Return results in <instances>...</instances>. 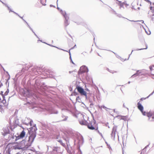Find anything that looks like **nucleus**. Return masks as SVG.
<instances>
[{
	"label": "nucleus",
	"mask_w": 154,
	"mask_h": 154,
	"mask_svg": "<svg viewBox=\"0 0 154 154\" xmlns=\"http://www.w3.org/2000/svg\"><path fill=\"white\" fill-rule=\"evenodd\" d=\"M29 129L28 130L29 134L27 141L24 140H22L21 141L22 143H24V146L22 148L23 149H27L31 146L36 136V131L37 129L35 125H33L32 127Z\"/></svg>",
	"instance_id": "1"
},
{
	"label": "nucleus",
	"mask_w": 154,
	"mask_h": 154,
	"mask_svg": "<svg viewBox=\"0 0 154 154\" xmlns=\"http://www.w3.org/2000/svg\"><path fill=\"white\" fill-rule=\"evenodd\" d=\"M96 122L95 120L94 119L93 121L91 122L90 124H89L87 125L88 128L90 129L93 130H97L98 129V127L97 126H96L94 125L95 124Z\"/></svg>",
	"instance_id": "2"
},
{
	"label": "nucleus",
	"mask_w": 154,
	"mask_h": 154,
	"mask_svg": "<svg viewBox=\"0 0 154 154\" xmlns=\"http://www.w3.org/2000/svg\"><path fill=\"white\" fill-rule=\"evenodd\" d=\"M76 89L78 92L81 95H84L86 97V98H87V93L82 87L79 86H77Z\"/></svg>",
	"instance_id": "3"
},
{
	"label": "nucleus",
	"mask_w": 154,
	"mask_h": 154,
	"mask_svg": "<svg viewBox=\"0 0 154 154\" xmlns=\"http://www.w3.org/2000/svg\"><path fill=\"white\" fill-rule=\"evenodd\" d=\"M33 121L29 118H26L23 122V123L26 125H28L29 124L31 126H32V123Z\"/></svg>",
	"instance_id": "4"
},
{
	"label": "nucleus",
	"mask_w": 154,
	"mask_h": 154,
	"mask_svg": "<svg viewBox=\"0 0 154 154\" xmlns=\"http://www.w3.org/2000/svg\"><path fill=\"white\" fill-rule=\"evenodd\" d=\"M117 128V126L114 125L112 128V131L111 134V136L112 137H113V138H115V136L116 134V131Z\"/></svg>",
	"instance_id": "5"
},
{
	"label": "nucleus",
	"mask_w": 154,
	"mask_h": 154,
	"mask_svg": "<svg viewBox=\"0 0 154 154\" xmlns=\"http://www.w3.org/2000/svg\"><path fill=\"white\" fill-rule=\"evenodd\" d=\"M80 69L82 70L81 73L85 72H88V67L85 66H83L80 67Z\"/></svg>",
	"instance_id": "6"
},
{
	"label": "nucleus",
	"mask_w": 154,
	"mask_h": 154,
	"mask_svg": "<svg viewBox=\"0 0 154 154\" xmlns=\"http://www.w3.org/2000/svg\"><path fill=\"white\" fill-rule=\"evenodd\" d=\"M25 133H26L24 130L22 131L19 136L17 137L16 140L20 138H23L25 135Z\"/></svg>",
	"instance_id": "7"
},
{
	"label": "nucleus",
	"mask_w": 154,
	"mask_h": 154,
	"mask_svg": "<svg viewBox=\"0 0 154 154\" xmlns=\"http://www.w3.org/2000/svg\"><path fill=\"white\" fill-rule=\"evenodd\" d=\"M147 116L149 118V119L150 118L151 116L152 117V119H154V111H150L147 114Z\"/></svg>",
	"instance_id": "8"
},
{
	"label": "nucleus",
	"mask_w": 154,
	"mask_h": 154,
	"mask_svg": "<svg viewBox=\"0 0 154 154\" xmlns=\"http://www.w3.org/2000/svg\"><path fill=\"white\" fill-rule=\"evenodd\" d=\"M137 107L138 109L141 111L142 112L143 109V106L141 105L140 103V101H139L137 103Z\"/></svg>",
	"instance_id": "9"
},
{
	"label": "nucleus",
	"mask_w": 154,
	"mask_h": 154,
	"mask_svg": "<svg viewBox=\"0 0 154 154\" xmlns=\"http://www.w3.org/2000/svg\"><path fill=\"white\" fill-rule=\"evenodd\" d=\"M64 18L65 19L64 21V25L65 26H67L69 24L68 21L69 19V17L66 16Z\"/></svg>",
	"instance_id": "10"
},
{
	"label": "nucleus",
	"mask_w": 154,
	"mask_h": 154,
	"mask_svg": "<svg viewBox=\"0 0 154 154\" xmlns=\"http://www.w3.org/2000/svg\"><path fill=\"white\" fill-rule=\"evenodd\" d=\"M60 12L64 18L66 16L69 17L68 15L66 13L65 11H63L62 10H60Z\"/></svg>",
	"instance_id": "11"
},
{
	"label": "nucleus",
	"mask_w": 154,
	"mask_h": 154,
	"mask_svg": "<svg viewBox=\"0 0 154 154\" xmlns=\"http://www.w3.org/2000/svg\"><path fill=\"white\" fill-rule=\"evenodd\" d=\"M112 13L113 14H116L117 16L119 18H124V17H122V15L120 14H117L116 13V11H115L113 9H112Z\"/></svg>",
	"instance_id": "12"
},
{
	"label": "nucleus",
	"mask_w": 154,
	"mask_h": 154,
	"mask_svg": "<svg viewBox=\"0 0 154 154\" xmlns=\"http://www.w3.org/2000/svg\"><path fill=\"white\" fill-rule=\"evenodd\" d=\"M3 4H4V5H5V6H6L8 8V9L9 11V12H13V13L15 14H16V13L15 12L12 11V10H11V9L9 7L8 5L6 4H5V3H4L3 2H2V1H0Z\"/></svg>",
	"instance_id": "13"
},
{
	"label": "nucleus",
	"mask_w": 154,
	"mask_h": 154,
	"mask_svg": "<svg viewBox=\"0 0 154 154\" xmlns=\"http://www.w3.org/2000/svg\"><path fill=\"white\" fill-rule=\"evenodd\" d=\"M3 100L2 101V103H3L4 105L5 106H6L7 105V104L6 103V100L5 99V96H3Z\"/></svg>",
	"instance_id": "14"
},
{
	"label": "nucleus",
	"mask_w": 154,
	"mask_h": 154,
	"mask_svg": "<svg viewBox=\"0 0 154 154\" xmlns=\"http://www.w3.org/2000/svg\"><path fill=\"white\" fill-rule=\"evenodd\" d=\"M142 72L140 71V70H137V71L136 73L134 74L131 77H134V76H136L139 75Z\"/></svg>",
	"instance_id": "15"
},
{
	"label": "nucleus",
	"mask_w": 154,
	"mask_h": 154,
	"mask_svg": "<svg viewBox=\"0 0 154 154\" xmlns=\"http://www.w3.org/2000/svg\"><path fill=\"white\" fill-rule=\"evenodd\" d=\"M79 123L82 125H85L87 124V121L85 120H82L79 121Z\"/></svg>",
	"instance_id": "16"
},
{
	"label": "nucleus",
	"mask_w": 154,
	"mask_h": 154,
	"mask_svg": "<svg viewBox=\"0 0 154 154\" xmlns=\"http://www.w3.org/2000/svg\"><path fill=\"white\" fill-rule=\"evenodd\" d=\"M26 95H27V94L28 95V97L32 96L34 94L33 93H31V92L29 90H27V91L26 92Z\"/></svg>",
	"instance_id": "17"
},
{
	"label": "nucleus",
	"mask_w": 154,
	"mask_h": 154,
	"mask_svg": "<svg viewBox=\"0 0 154 154\" xmlns=\"http://www.w3.org/2000/svg\"><path fill=\"white\" fill-rule=\"evenodd\" d=\"M119 2L118 3V4H119L120 6V8L121 7H123V6L125 5V2L121 3V2L119 1H118Z\"/></svg>",
	"instance_id": "18"
},
{
	"label": "nucleus",
	"mask_w": 154,
	"mask_h": 154,
	"mask_svg": "<svg viewBox=\"0 0 154 154\" xmlns=\"http://www.w3.org/2000/svg\"><path fill=\"white\" fill-rule=\"evenodd\" d=\"M52 151L54 152H57L58 151V148L57 147H53L52 148Z\"/></svg>",
	"instance_id": "19"
},
{
	"label": "nucleus",
	"mask_w": 154,
	"mask_h": 154,
	"mask_svg": "<svg viewBox=\"0 0 154 154\" xmlns=\"http://www.w3.org/2000/svg\"><path fill=\"white\" fill-rule=\"evenodd\" d=\"M99 108L101 109L103 108V109H104L106 111H107L108 109H109L107 108L106 107L103 105L102 106H99Z\"/></svg>",
	"instance_id": "20"
},
{
	"label": "nucleus",
	"mask_w": 154,
	"mask_h": 154,
	"mask_svg": "<svg viewBox=\"0 0 154 154\" xmlns=\"http://www.w3.org/2000/svg\"><path fill=\"white\" fill-rule=\"evenodd\" d=\"M62 117L64 118V119L62 120L63 121H66L68 118V116H65L63 115H62Z\"/></svg>",
	"instance_id": "21"
},
{
	"label": "nucleus",
	"mask_w": 154,
	"mask_h": 154,
	"mask_svg": "<svg viewBox=\"0 0 154 154\" xmlns=\"http://www.w3.org/2000/svg\"><path fill=\"white\" fill-rule=\"evenodd\" d=\"M63 146H65V143H64L61 140H59L58 141Z\"/></svg>",
	"instance_id": "22"
},
{
	"label": "nucleus",
	"mask_w": 154,
	"mask_h": 154,
	"mask_svg": "<svg viewBox=\"0 0 154 154\" xmlns=\"http://www.w3.org/2000/svg\"><path fill=\"white\" fill-rule=\"evenodd\" d=\"M46 1H39V2L42 5H45V4Z\"/></svg>",
	"instance_id": "23"
},
{
	"label": "nucleus",
	"mask_w": 154,
	"mask_h": 154,
	"mask_svg": "<svg viewBox=\"0 0 154 154\" xmlns=\"http://www.w3.org/2000/svg\"><path fill=\"white\" fill-rule=\"evenodd\" d=\"M58 113V112L57 110H53L51 111V114H57Z\"/></svg>",
	"instance_id": "24"
},
{
	"label": "nucleus",
	"mask_w": 154,
	"mask_h": 154,
	"mask_svg": "<svg viewBox=\"0 0 154 154\" xmlns=\"http://www.w3.org/2000/svg\"><path fill=\"white\" fill-rule=\"evenodd\" d=\"M33 103L31 101L30 102H27L26 103V104H25V105H28L29 104V105H33Z\"/></svg>",
	"instance_id": "25"
},
{
	"label": "nucleus",
	"mask_w": 154,
	"mask_h": 154,
	"mask_svg": "<svg viewBox=\"0 0 154 154\" xmlns=\"http://www.w3.org/2000/svg\"><path fill=\"white\" fill-rule=\"evenodd\" d=\"M76 100L79 102H80L81 101L80 98L79 96H77L76 98Z\"/></svg>",
	"instance_id": "26"
},
{
	"label": "nucleus",
	"mask_w": 154,
	"mask_h": 154,
	"mask_svg": "<svg viewBox=\"0 0 154 154\" xmlns=\"http://www.w3.org/2000/svg\"><path fill=\"white\" fill-rule=\"evenodd\" d=\"M145 44L146 46V48H145L139 49H137V50H143V49H146L148 48V46L145 43Z\"/></svg>",
	"instance_id": "27"
},
{
	"label": "nucleus",
	"mask_w": 154,
	"mask_h": 154,
	"mask_svg": "<svg viewBox=\"0 0 154 154\" xmlns=\"http://www.w3.org/2000/svg\"><path fill=\"white\" fill-rule=\"evenodd\" d=\"M9 92V90L8 89L7 90L5 91V93L4 94L5 96L7 95L8 94Z\"/></svg>",
	"instance_id": "28"
},
{
	"label": "nucleus",
	"mask_w": 154,
	"mask_h": 154,
	"mask_svg": "<svg viewBox=\"0 0 154 154\" xmlns=\"http://www.w3.org/2000/svg\"><path fill=\"white\" fill-rule=\"evenodd\" d=\"M151 19L154 23V14L152 15L151 16Z\"/></svg>",
	"instance_id": "29"
},
{
	"label": "nucleus",
	"mask_w": 154,
	"mask_h": 154,
	"mask_svg": "<svg viewBox=\"0 0 154 154\" xmlns=\"http://www.w3.org/2000/svg\"><path fill=\"white\" fill-rule=\"evenodd\" d=\"M154 93V91H153L152 93H151L148 96H147L146 98H148L149 97H150V96L152 95L153 93Z\"/></svg>",
	"instance_id": "30"
},
{
	"label": "nucleus",
	"mask_w": 154,
	"mask_h": 154,
	"mask_svg": "<svg viewBox=\"0 0 154 154\" xmlns=\"http://www.w3.org/2000/svg\"><path fill=\"white\" fill-rule=\"evenodd\" d=\"M0 94L1 95L2 98L3 97V96H5L4 94H3V92L2 91H0Z\"/></svg>",
	"instance_id": "31"
},
{
	"label": "nucleus",
	"mask_w": 154,
	"mask_h": 154,
	"mask_svg": "<svg viewBox=\"0 0 154 154\" xmlns=\"http://www.w3.org/2000/svg\"><path fill=\"white\" fill-rule=\"evenodd\" d=\"M7 130L6 131V132H4L6 134L8 133V132H9V130H8V128H7ZM3 130H4V131H5V129L4 128L3 129Z\"/></svg>",
	"instance_id": "32"
},
{
	"label": "nucleus",
	"mask_w": 154,
	"mask_h": 154,
	"mask_svg": "<svg viewBox=\"0 0 154 154\" xmlns=\"http://www.w3.org/2000/svg\"><path fill=\"white\" fill-rule=\"evenodd\" d=\"M141 112L142 113L143 115L145 116L146 115V112H144L143 111H143L142 112Z\"/></svg>",
	"instance_id": "33"
},
{
	"label": "nucleus",
	"mask_w": 154,
	"mask_h": 154,
	"mask_svg": "<svg viewBox=\"0 0 154 154\" xmlns=\"http://www.w3.org/2000/svg\"><path fill=\"white\" fill-rule=\"evenodd\" d=\"M69 54L70 55L69 58H70L71 61H72V59L71 57V53H70V50L69 51Z\"/></svg>",
	"instance_id": "34"
},
{
	"label": "nucleus",
	"mask_w": 154,
	"mask_h": 154,
	"mask_svg": "<svg viewBox=\"0 0 154 154\" xmlns=\"http://www.w3.org/2000/svg\"><path fill=\"white\" fill-rule=\"evenodd\" d=\"M113 52L116 55V56L117 57H118V58H121V57L120 56H119V55H116V53H115L114 52Z\"/></svg>",
	"instance_id": "35"
},
{
	"label": "nucleus",
	"mask_w": 154,
	"mask_h": 154,
	"mask_svg": "<svg viewBox=\"0 0 154 154\" xmlns=\"http://www.w3.org/2000/svg\"><path fill=\"white\" fill-rule=\"evenodd\" d=\"M152 66H149V69H150V70H151V71H152Z\"/></svg>",
	"instance_id": "36"
},
{
	"label": "nucleus",
	"mask_w": 154,
	"mask_h": 154,
	"mask_svg": "<svg viewBox=\"0 0 154 154\" xmlns=\"http://www.w3.org/2000/svg\"><path fill=\"white\" fill-rule=\"evenodd\" d=\"M16 15H18L19 17H20L21 19H23V17L20 16V15L18 14H17V13H16Z\"/></svg>",
	"instance_id": "37"
},
{
	"label": "nucleus",
	"mask_w": 154,
	"mask_h": 154,
	"mask_svg": "<svg viewBox=\"0 0 154 154\" xmlns=\"http://www.w3.org/2000/svg\"><path fill=\"white\" fill-rule=\"evenodd\" d=\"M116 117L117 118H118L119 119L120 118V117H121V116H116Z\"/></svg>",
	"instance_id": "38"
},
{
	"label": "nucleus",
	"mask_w": 154,
	"mask_h": 154,
	"mask_svg": "<svg viewBox=\"0 0 154 154\" xmlns=\"http://www.w3.org/2000/svg\"><path fill=\"white\" fill-rule=\"evenodd\" d=\"M146 98H142L140 99V100H143V99H144V100H145V99H146Z\"/></svg>",
	"instance_id": "39"
},
{
	"label": "nucleus",
	"mask_w": 154,
	"mask_h": 154,
	"mask_svg": "<svg viewBox=\"0 0 154 154\" xmlns=\"http://www.w3.org/2000/svg\"><path fill=\"white\" fill-rule=\"evenodd\" d=\"M50 7H54V8H55V6H54V5H50Z\"/></svg>",
	"instance_id": "40"
},
{
	"label": "nucleus",
	"mask_w": 154,
	"mask_h": 154,
	"mask_svg": "<svg viewBox=\"0 0 154 154\" xmlns=\"http://www.w3.org/2000/svg\"><path fill=\"white\" fill-rule=\"evenodd\" d=\"M23 21H24V22L26 23V24H27V23L26 21V20H25L23 18L22 19Z\"/></svg>",
	"instance_id": "41"
},
{
	"label": "nucleus",
	"mask_w": 154,
	"mask_h": 154,
	"mask_svg": "<svg viewBox=\"0 0 154 154\" xmlns=\"http://www.w3.org/2000/svg\"><path fill=\"white\" fill-rule=\"evenodd\" d=\"M78 93L76 92H74V94L75 95H76Z\"/></svg>",
	"instance_id": "42"
},
{
	"label": "nucleus",
	"mask_w": 154,
	"mask_h": 154,
	"mask_svg": "<svg viewBox=\"0 0 154 154\" xmlns=\"http://www.w3.org/2000/svg\"><path fill=\"white\" fill-rule=\"evenodd\" d=\"M51 146H48V149H49L50 148H51Z\"/></svg>",
	"instance_id": "43"
},
{
	"label": "nucleus",
	"mask_w": 154,
	"mask_h": 154,
	"mask_svg": "<svg viewBox=\"0 0 154 154\" xmlns=\"http://www.w3.org/2000/svg\"><path fill=\"white\" fill-rule=\"evenodd\" d=\"M27 26L29 28H30L31 27L30 26H29V25L28 24V23H27Z\"/></svg>",
	"instance_id": "44"
},
{
	"label": "nucleus",
	"mask_w": 154,
	"mask_h": 154,
	"mask_svg": "<svg viewBox=\"0 0 154 154\" xmlns=\"http://www.w3.org/2000/svg\"><path fill=\"white\" fill-rule=\"evenodd\" d=\"M21 74H22L21 73H20V72H19L18 73V75H21Z\"/></svg>",
	"instance_id": "45"
},
{
	"label": "nucleus",
	"mask_w": 154,
	"mask_h": 154,
	"mask_svg": "<svg viewBox=\"0 0 154 154\" xmlns=\"http://www.w3.org/2000/svg\"><path fill=\"white\" fill-rule=\"evenodd\" d=\"M127 20H129L130 21H134V22H137V21H133V20H129L128 19H127Z\"/></svg>",
	"instance_id": "46"
},
{
	"label": "nucleus",
	"mask_w": 154,
	"mask_h": 154,
	"mask_svg": "<svg viewBox=\"0 0 154 154\" xmlns=\"http://www.w3.org/2000/svg\"><path fill=\"white\" fill-rule=\"evenodd\" d=\"M29 29L32 31V32H34L33 31V30L32 29L31 27H30Z\"/></svg>",
	"instance_id": "47"
},
{
	"label": "nucleus",
	"mask_w": 154,
	"mask_h": 154,
	"mask_svg": "<svg viewBox=\"0 0 154 154\" xmlns=\"http://www.w3.org/2000/svg\"><path fill=\"white\" fill-rule=\"evenodd\" d=\"M50 45V46H51V47H56L55 46H53V45ZM56 47L57 48V47Z\"/></svg>",
	"instance_id": "48"
},
{
	"label": "nucleus",
	"mask_w": 154,
	"mask_h": 154,
	"mask_svg": "<svg viewBox=\"0 0 154 154\" xmlns=\"http://www.w3.org/2000/svg\"><path fill=\"white\" fill-rule=\"evenodd\" d=\"M24 69H22L21 70V72H24Z\"/></svg>",
	"instance_id": "49"
},
{
	"label": "nucleus",
	"mask_w": 154,
	"mask_h": 154,
	"mask_svg": "<svg viewBox=\"0 0 154 154\" xmlns=\"http://www.w3.org/2000/svg\"><path fill=\"white\" fill-rule=\"evenodd\" d=\"M133 50H132L131 53L130 54H129V57H130V55L131 54V53H132V52H133Z\"/></svg>",
	"instance_id": "50"
},
{
	"label": "nucleus",
	"mask_w": 154,
	"mask_h": 154,
	"mask_svg": "<svg viewBox=\"0 0 154 154\" xmlns=\"http://www.w3.org/2000/svg\"><path fill=\"white\" fill-rule=\"evenodd\" d=\"M74 47H72L69 50H70L73 49L74 48Z\"/></svg>",
	"instance_id": "51"
},
{
	"label": "nucleus",
	"mask_w": 154,
	"mask_h": 154,
	"mask_svg": "<svg viewBox=\"0 0 154 154\" xmlns=\"http://www.w3.org/2000/svg\"><path fill=\"white\" fill-rule=\"evenodd\" d=\"M33 32L34 33V35H35V36H37V35L35 33V32Z\"/></svg>",
	"instance_id": "52"
},
{
	"label": "nucleus",
	"mask_w": 154,
	"mask_h": 154,
	"mask_svg": "<svg viewBox=\"0 0 154 154\" xmlns=\"http://www.w3.org/2000/svg\"><path fill=\"white\" fill-rule=\"evenodd\" d=\"M140 21L141 22H142V23H143L144 22V21L143 20H141Z\"/></svg>",
	"instance_id": "53"
},
{
	"label": "nucleus",
	"mask_w": 154,
	"mask_h": 154,
	"mask_svg": "<svg viewBox=\"0 0 154 154\" xmlns=\"http://www.w3.org/2000/svg\"><path fill=\"white\" fill-rule=\"evenodd\" d=\"M1 106L0 105V112H1Z\"/></svg>",
	"instance_id": "54"
},
{
	"label": "nucleus",
	"mask_w": 154,
	"mask_h": 154,
	"mask_svg": "<svg viewBox=\"0 0 154 154\" xmlns=\"http://www.w3.org/2000/svg\"><path fill=\"white\" fill-rule=\"evenodd\" d=\"M150 33H151L150 32V31H149V33H147V34L148 35H150Z\"/></svg>",
	"instance_id": "55"
},
{
	"label": "nucleus",
	"mask_w": 154,
	"mask_h": 154,
	"mask_svg": "<svg viewBox=\"0 0 154 154\" xmlns=\"http://www.w3.org/2000/svg\"><path fill=\"white\" fill-rule=\"evenodd\" d=\"M71 62H72V63H73V64H74V63H73L72 60V61H71Z\"/></svg>",
	"instance_id": "56"
},
{
	"label": "nucleus",
	"mask_w": 154,
	"mask_h": 154,
	"mask_svg": "<svg viewBox=\"0 0 154 154\" xmlns=\"http://www.w3.org/2000/svg\"><path fill=\"white\" fill-rule=\"evenodd\" d=\"M85 90L86 91H88L89 90L88 88H86L85 89Z\"/></svg>",
	"instance_id": "57"
},
{
	"label": "nucleus",
	"mask_w": 154,
	"mask_h": 154,
	"mask_svg": "<svg viewBox=\"0 0 154 154\" xmlns=\"http://www.w3.org/2000/svg\"><path fill=\"white\" fill-rule=\"evenodd\" d=\"M123 107H125V105L124 104H123Z\"/></svg>",
	"instance_id": "58"
},
{
	"label": "nucleus",
	"mask_w": 154,
	"mask_h": 154,
	"mask_svg": "<svg viewBox=\"0 0 154 154\" xmlns=\"http://www.w3.org/2000/svg\"><path fill=\"white\" fill-rule=\"evenodd\" d=\"M113 111H114V112H116V110H115V109H113Z\"/></svg>",
	"instance_id": "59"
},
{
	"label": "nucleus",
	"mask_w": 154,
	"mask_h": 154,
	"mask_svg": "<svg viewBox=\"0 0 154 154\" xmlns=\"http://www.w3.org/2000/svg\"><path fill=\"white\" fill-rule=\"evenodd\" d=\"M63 51H66V50H65L63 49H61Z\"/></svg>",
	"instance_id": "60"
},
{
	"label": "nucleus",
	"mask_w": 154,
	"mask_h": 154,
	"mask_svg": "<svg viewBox=\"0 0 154 154\" xmlns=\"http://www.w3.org/2000/svg\"><path fill=\"white\" fill-rule=\"evenodd\" d=\"M57 9L59 10H60V8H58V7H57Z\"/></svg>",
	"instance_id": "61"
},
{
	"label": "nucleus",
	"mask_w": 154,
	"mask_h": 154,
	"mask_svg": "<svg viewBox=\"0 0 154 154\" xmlns=\"http://www.w3.org/2000/svg\"><path fill=\"white\" fill-rule=\"evenodd\" d=\"M152 7H151H151H150V9H151V10H152Z\"/></svg>",
	"instance_id": "62"
},
{
	"label": "nucleus",
	"mask_w": 154,
	"mask_h": 154,
	"mask_svg": "<svg viewBox=\"0 0 154 154\" xmlns=\"http://www.w3.org/2000/svg\"><path fill=\"white\" fill-rule=\"evenodd\" d=\"M36 37H37V38H39V37L38 36H36Z\"/></svg>",
	"instance_id": "63"
},
{
	"label": "nucleus",
	"mask_w": 154,
	"mask_h": 154,
	"mask_svg": "<svg viewBox=\"0 0 154 154\" xmlns=\"http://www.w3.org/2000/svg\"><path fill=\"white\" fill-rule=\"evenodd\" d=\"M152 67H154V64L152 66Z\"/></svg>",
	"instance_id": "64"
}]
</instances>
